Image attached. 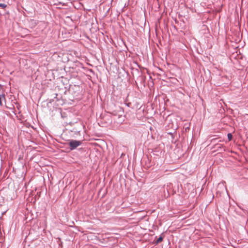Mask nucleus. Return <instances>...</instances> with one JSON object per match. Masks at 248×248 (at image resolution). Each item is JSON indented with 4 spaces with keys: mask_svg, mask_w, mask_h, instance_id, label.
I'll use <instances>...</instances> for the list:
<instances>
[{
    "mask_svg": "<svg viewBox=\"0 0 248 248\" xmlns=\"http://www.w3.org/2000/svg\"><path fill=\"white\" fill-rule=\"evenodd\" d=\"M162 240H163V238L161 236L159 237L157 240V243H160V242H161L162 241Z\"/></svg>",
    "mask_w": 248,
    "mask_h": 248,
    "instance_id": "nucleus-5",
    "label": "nucleus"
},
{
    "mask_svg": "<svg viewBox=\"0 0 248 248\" xmlns=\"http://www.w3.org/2000/svg\"><path fill=\"white\" fill-rule=\"evenodd\" d=\"M81 141L77 140H70L69 145L71 150H73L81 145Z\"/></svg>",
    "mask_w": 248,
    "mask_h": 248,
    "instance_id": "nucleus-1",
    "label": "nucleus"
},
{
    "mask_svg": "<svg viewBox=\"0 0 248 248\" xmlns=\"http://www.w3.org/2000/svg\"><path fill=\"white\" fill-rule=\"evenodd\" d=\"M227 136H228L229 140V141L231 140L232 139V134L228 133Z\"/></svg>",
    "mask_w": 248,
    "mask_h": 248,
    "instance_id": "nucleus-3",
    "label": "nucleus"
},
{
    "mask_svg": "<svg viewBox=\"0 0 248 248\" xmlns=\"http://www.w3.org/2000/svg\"><path fill=\"white\" fill-rule=\"evenodd\" d=\"M7 7V5L4 3H0V7L2 9H4Z\"/></svg>",
    "mask_w": 248,
    "mask_h": 248,
    "instance_id": "nucleus-4",
    "label": "nucleus"
},
{
    "mask_svg": "<svg viewBox=\"0 0 248 248\" xmlns=\"http://www.w3.org/2000/svg\"><path fill=\"white\" fill-rule=\"evenodd\" d=\"M2 99H5V95L4 94L0 95V106L2 105V102H1V100Z\"/></svg>",
    "mask_w": 248,
    "mask_h": 248,
    "instance_id": "nucleus-2",
    "label": "nucleus"
}]
</instances>
